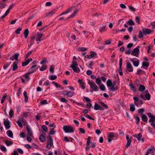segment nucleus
<instances>
[{
  "label": "nucleus",
  "instance_id": "1",
  "mask_svg": "<svg viewBox=\"0 0 155 155\" xmlns=\"http://www.w3.org/2000/svg\"><path fill=\"white\" fill-rule=\"evenodd\" d=\"M147 114L150 118L149 120V122L152 127L155 128V116L152 115L150 113H147Z\"/></svg>",
  "mask_w": 155,
  "mask_h": 155
},
{
  "label": "nucleus",
  "instance_id": "2",
  "mask_svg": "<svg viewBox=\"0 0 155 155\" xmlns=\"http://www.w3.org/2000/svg\"><path fill=\"white\" fill-rule=\"evenodd\" d=\"M88 83L90 86L91 89H92V90H90L91 93L93 92V91H97L98 90V87L93 81H89Z\"/></svg>",
  "mask_w": 155,
  "mask_h": 155
},
{
  "label": "nucleus",
  "instance_id": "3",
  "mask_svg": "<svg viewBox=\"0 0 155 155\" xmlns=\"http://www.w3.org/2000/svg\"><path fill=\"white\" fill-rule=\"evenodd\" d=\"M71 63V67L73 71L76 73H79L80 71V69L78 67V64L77 62L73 61Z\"/></svg>",
  "mask_w": 155,
  "mask_h": 155
},
{
  "label": "nucleus",
  "instance_id": "4",
  "mask_svg": "<svg viewBox=\"0 0 155 155\" xmlns=\"http://www.w3.org/2000/svg\"><path fill=\"white\" fill-rule=\"evenodd\" d=\"M48 139L46 147L49 150L51 148L52 146L53 145V140L52 137L50 135L48 136Z\"/></svg>",
  "mask_w": 155,
  "mask_h": 155
},
{
  "label": "nucleus",
  "instance_id": "5",
  "mask_svg": "<svg viewBox=\"0 0 155 155\" xmlns=\"http://www.w3.org/2000/svg\"><path fill=\"white\" fill-rule=\"evenodd\" d=\"M63 129L66 133H73L74 132L73 128L69 125L64 126Z\"/></svg>",
  "mask_w": 155,
  "mask_h": 155
},
{
  "label": "nucleus",
  "instance_id": "6",
  "mask_svg": "<svg viewBox=\"0 0 155 155\" xmlns=\"http://www.w3.org/2000/svg\"><path fill=\"white\" fill-rule=\"evenodd\" d=\"M134 137L136 138L138 140H141L142 142L143 143L144 141V139L143 137L142 138V134L141 133H140L138 134H135L133 136Z\"/></svg>",
  "mask_w": 155,
  "mask_h": 155
},
{
  "label": "nucleus",
  "instance_id": "7",
  "mask_svg": "<svg viewBox=\"0 0 155 155\" xmlns=\"http://www.w3.org/2000/svg\"><path fill=\"white\" fill-rule=\"evenodd\" d=\"M138 47H136L133 49L131 52V54L136 56L138 57V55L139 54L140 51L138 48Z\"/></svg>",
  "mask_w": 155,
  "mask_h": 155
},
{
  "label": "nucleus",
  "instance_id": "8",
  "mask_svg": "<svg viewBox=\"0 0 155 155\" xmlns=\"http://www.w3.org/2000/svg\"><path fill=\"white\" fill-rule=\"evenodd\" d=\"M38 68L37 66L36 65L32 66L29 69V71L28 72L27 74H30L35 72Z\"/></svg>",
  "mask_w": 155,
  "mask_h": 155
},
{
  "label": "nucleus",
  "instance_id": "9",
  "mask_svg": "<svg viewBox=\"0 0 155 155\" xmlns=\"http://www.w3.org/2000/svg\"><path fill=\"white\" fill-rule=\"evenodd\" d=\"M4 123L5 125L6 129H8L10 127V121L7 119L6 120L5 119H4Z\"/></svg>",
  "mask_w": 155,
  "mask_h": 155
},
{
  "label": "nucleus",
  "instance_id": "10",
  "mask_svg": "<svg viewBox=\"0 0 155 155\" xmlns=\"http://www.w3.org/2000/svg\"><path fill=\"white\" fill-rule=\"evenodd\" d=\"M122 59L121 58L119 60V74L120 75H122L123 73L122 71Z\"/></svg>",
  "mask_w": 155,
  "mask_h": 155
},
{
  "label": "nucleus",
  "instance_id": "11",
  "mask_svg": "<svg viewBox=\"0 0 155 155\" xmlns=\"http://www.w3.org/2000/svg\"><path fill=\"white\" fill-rule=\"evenodd\" d=\"M126 68L129 72H132L133 71V67L130 63H127Z\"/></svg>",
  "mask_w": 155,
  "mask_h": 155
},
{
  "label": "nucleus",
  "instance_id": "12",
  "mask_svg": "<svg viewBox=\"0 0 155 155\" xmlns=\"http://www.w3.org/2000/svg\"><path fill=\"white\" fill-rule=\"evenodd\" d=\"M114 137V134L113 132L108 133V140L107 141L109 143H110L111 140H113L112 139Z\"/></svg>",
  "mask_w": 155,
  "mask_h": 155
},
{
  "label": "nucleus",
  "instance_id": "13",
  "mask_svg": "<svg viewBox=\"0 0 155 155\" xmlns=\"http://www.w3.org/2000/svg\"><path fill=\"white\" fill-rule=\"evenodd\" d=\"M142 32L144 35H146L147 34H149L151 33L153 30H151V29H149L148 28H144L142 30Z\"/></svg>",
  "mask_w": 155,
  "mask_h": 155
},
{
  "label": "nucleus",
  "instance_id": "14",
  "mask_svg": "<svg viewBox=\"0 0 155 155\" xmlns=\"http://www.w3.org/2000/svg\"><path fill=\"white\" fill-rule=\"evenodd\" d=\"M140 97L142 99L145 100L146 99L148 100H149L150 99V95L149 94H146L145 95V98L144 96L142 94L140 95Z\"/></svg>",
  "mask_w": 155,
  "mask_h": 155
},
{
  "label": "nucleus",
  "instance_id": "15",
  "mask_svg": "<svg viewBox=\"0 0 155 155\" xmlns=\"http://www.w3.org/2000/svg\"><path fill=\"white\" fill-rule=\"evenodd\" d=\"M74 8H75L74 6H72V7H71L67 9L66 11H64V12H63L62 13H61L60 15L61 16L62 15L67 14V13L70 12L72 10H73L74 9Z\"/></svg>",
  "mask_w": 155,
  "mask_h": 155
},
{
  "label": "nucleus",
  "instance_id": "16",
  "mask_svg": "<svg viewBox=\"0 0 155 155\" xmlns=\"http://www.w3.org/2000/svg\"><path fill=\"white\" fill-rule=\"evenodd\" d=\"M91 54L89 55H87V58L88 59H90L93 57H94L97 54L95 52H92V51H91Z\"/></svg>",
  "mask_w": 155,
  "mask_h": 155
},
{
  "label": "nucleus",
  "instance_id": "17",
  "mask_svg": "<svg viewBox=\"0 0 155 155\" xmlns=\"http://www.w3.org/2000/svg\"><path fill=\"white\" fill-rule=\"evenodd\" d=\"M78 82L80 84L81 86L82 87V89H85V87L84 86V83L83 82L82 79H78Z\"/></svg>",
  "mask_w": 155,
  "mask_h": 155
},
{
  "label": "nucleus",
  "instance_id": "18",
  "mask_svg": "<svg viewBox=\"0 0 155 155\" xmlns=\"http://www.w3.org/2000/svg\"><path fill=\"white\" fill-rule=\"evenodd\" d=\"M141 118L143 121H144L146 123L147 122L148 118L146 115L144 114H142L141 116Z\"/></svg>",
  "mask_w": 155,
  "mask_h": 155
},
{
  "label": "nucleus",
  "instance_id": "19",
  "mask_svg": "<svg viewBox=\"0 0 155 155\" xmlns=\"http://www.w3.org/2000/svg\"><path fill=\"white\" fill-rule=\"evenodd\" d=\"M18 64L17 62L15 61L13 63L12 65V70L15 71L18 68Z\"/></svg>",
  "mask_w": 155,
  "mask_h": 155
},
{
  "label": "nucleus",
  "instance_id": "20",
  "mask_svg": "<svg viewBox=\"0 0 155 155\" xmlns=\"http://www.w3.org/2000/svg\"><path fill=\"white\" fill-rule=\"evenodd\" d=\"M7 134L9 137L12 138H13V134L11 130H8L7 132Z\"/></svg>",
  "mask_w": 155,
  "mask_h": 155
},
{
  "label": "nucleus",
  "instance_id": "21",
  "mask_svg": "<svg viewBox=\"0 0 155 155\" xmlns=\"http://www.w3.org/2000/svg\"><path fill=\"white\" fill-rule=\"evenodd\" d=\"M21 122L22 123L23 122V119H20V120H18L16 121V123L17 124L18 126L21 127H22L23 126Z\"/></svg>",
  "mask_w": 155,
  "mask_h": 155
},
{
  "label": "nucleus",
  "instance_id": "22",
  "mask_svg": "<svg viewBox=\"0 0 155 155\" xmlns=\"http://www.w3.org/2000/svg\"><path fill=\"white\" fill-rule=\"evenodd\" d=\"M107 87H110L113 85L111 80L110 79H108L107 81Z\"/></svg>",
  "mask_w": 155,
  "mask_h": 155
},
{
  "label": "nucleus",
  "instance_id": "23",
  "mask_svg": "<svg viewBox=\"0 0 155 155\" xmlns=\"http://www.w3.org/2000/svg\"><path fill=\"white\" fill-rule=\"evenodd\" d=\"M106 25H103L99 29V31L101 33H102L103 32H104L106 30Z\"/></svg>",
  "mask_w": 155,
  "mask_h": 155
},
{
  "label": "nucleus",
  "instance_id": "24",
  "mask_svg": "<svg viewBox=\"0 0 155 155\" xmlns=\"http://www.w3.org/2000/svg\"><path fill=\"white\" fill-rule=\"evenodd\" d=\"M5 143L8 146H10L13 144V142L12 141L10 140H5Z\"/></svg>",
  "mask_w": 155,
  "mask_h": 155
},
{
  "label": "nucleus",
  "instance_id": "25",
  "mask_svg": "<svg viewBox=\"0 0 155 155\" xmlns=\"http://www.w3.org/2000/svg\"><path fill=\"white\" fill-rule=\"evenodd\" d=\"M39 139L40 141L42 142H45V136H44L42 134H41L40 136Z\"/></svg>",
  "mask_w": 155,
  "mask_h": 155
},
{
  "label": "nucleus",
  "instance_id": "26",
  "mask_svg": "<svg viewBox=\"0 0 155 155\" xmlns=\"http://www.w3.org/2000/svg\"><path fill=\"white\" fill-rule=\"evenodd\" d=\"M129 86L130 87V90L132 91L135 92L136 91V89L135 87L132 83H130Z\"/></svg>",
  "mask_w": 155,
  "mask_h": 155
},
{
  "label": "nucleus",
  "instance_id": "27",
  "mask_svg": "<svg viewBox=\"0 0 155 155\" xmlns=\"http://www.w3.org/2000/svg\"><path fill=\"white\" fill-rule=\"evenodd\" d=\"M145 89V87L144 85L141 84L140 85L138 90L140 92H142L144 91Z\"/></svg>",
  "mask_w": 155,
  "mask_h": 155
},
{
  "label": "nucleus",
  "instance_id": "28",
  "mask_svg": "<svg viewBox=\"0 0 155 155\" xmlns=\"http://www.w3.org/2000/svg\"><path fill=\"white\" fill-rule=\"evenodd\" d=\"M23 95L25 98V103H27L28 101V98L27 95V92L25 91L23 93Z\"/></svg>",
  "mask_w": 155,
  "mask_h": 155
},
{
  "label": "nucleus",
  "instance_id": "29",
  "mask_svg": "<svg viewBox=\"0 0 155 155\" xmlns=\"http://www.w3.org/2000/svg\"><path fill=\"white\" fill-rule=\"evenodd\" d=\"M54 13L55 12L53 11H52L46 13L45 16L46 17H48L50 16H51L53 15Z\"/></svg>",
  "mask_w": 155,
  "mask_h": 155
},
{
  "label": "nucleus",
  "instance_id": "30",
  "mask_svg": "<svg viewBox=\"0 0 155 155\" xmlns=\"http://www.w3.org/2000/svg\"><path fill=\"white\" fill-rule=\"evenodd\" d=\"M29 34V31L28 28L26 29L24 31V34L25 35V38H26L28 36Z\"/></svg>",
  "mask_w": 155,
  "mask_h": 155
},
{
  "label": "nucleus",
  "instance_id": "31",
  "mask_svg": "<svg viewBox=\"0 0 155 155\" xmlns=\"http://www.w3.org/2000/svg\"><path fill=\"white\" fill-rule=\"evenodd\" d=\"M141 73H143V74H145V72L143 70H142L140 69H138L137 70V71L136 74L140 75L141 74Z\"/></svg>",
  "mask_w": 155,
  "mask_h": 155
},
{
  "label": "nucleus",
  "instance_id": "32",
  "mask_svg": "<svg viewBox=\"0 0 155 155\" xmlns=\"http://www.w3.org/2000/svg\"><path fill=\"white\" fill-rule=\"evenodd\" d=\"M149 63L148 62H143L142 63V67H147L148 68L149 66Z\"/></svg>",
  "mask_w": 155,
  "mask_h": 155
},
{
  "label": "nucleus",
  "instance_id": "33",
  "mask_svg": "<svg viewBox=\"0 0 155 155\" xmlns=\"http://www.w3.org/2000/svg\"><path fill=\"white\" fill-rule=\"evenodd\" d=\"M99 103L104 108H105L106 109H108V106L107 105L104 104V102H103L102 101H100L99 102Z\"/></svg>",
  "mask_w": 155,
  "mask_h": 155
},
{
  "label": "nucleus",
  "instance_id": "34",
  "mask_svg": "<svg viewBox=\"0 0 155 155\" xmlns=\"http://www.w3.org/2000/svg\"><path fill=\"white\" fill-rule=\"evenodd\" d=\"M139 64V60L137 59V61H134L133 64L134 66L135 67H137Z\"/></svg>",
  "mask_w": 155,
  "mask_h": 155
},
{
  "label": "nucleus",
  "instance_id": "35",
  "mask_svg": "<svg viewBox=\"0 0 155 155\" xmlns=\"http://www.w3.org/2000/svg\"><path fill=\"white\" fill-rule=\"evenodd\" d=\"M10 11V10L8 9L4 14L1 16V18H5L8 14Z\"/></svg>",
  "mask_w": 155,
  "mask_h": 155
},
{
  "label": "nucleus",
  "instance_id": "36",
  "mask_svg": "<svg viewBox=\"0 0 155 155\" xmlns=\"http://www.w3.org/2000/svg\"><path fill=\"white\" fill-rule=\"evenodd\" d=\"M130 110L132 112H133L135 110L134 105L133 104H131L130 105Z\"/></svg>",
  "mask_w": 155,
  "mask_h": 155
},
{
  "label": "nucleus",
  "instance_id": "37",
  "mask_svg": "<svg viewBox=\"0 0 155 155\" xmlns=\"http://www.w3.org/2000/svg\"><path fill=\"white\" fill-rule=\"evenodd\" d=\"M127 24L130 25H134V23L133 21L131 19H130L127 22Z\"/></svg>",
  "mask_w": 155,
  "mask_h": 155
},
{
  "label": "nucleus",
  "instance_id": "38",
  "mask_svg": "<svg viewBox=\"0 0 155 155\" xmlns=\"http://www.w3.org/2000/svg\"><path fill=\"white\" fill-rule=\"evenodd\" d=\"M96 82L98 85H100L101 83V81L100 77L96 79Z\"/></svg>",
  "mask_w": 155,
  "mask_h": 155
},
{
  "label": "nucleus",
  "instance_id": "39",
  "mask_svg": "<svg viewBox=\"0 0 155 155\" xmlns=\"http://www.w3.org/2000/svg\"><path fill=\"white\" fill-rule=\"evenodd\" d=\"M29 63V60H27L25 61L22 63V66H25L27 65Z\"/></svg>",
  "mask_w": 155,
  "mask_h": 155
},
{
  "label": "nucleus",
  "instance_id": "40",
  "mask_svg": "<svg viewBox=\"0 0 155 155\" xmlns=\"http://www.w3.org/2000/svg\"><path fill=\"white\" fill-rule=\"evenodd\" d=\"M47 68V66L46 65H43L39 69L41 71H43L46 69Z\"/></svg>",
  "mask_w": 155,
  "mask_h": 155
},
{
  "label": "nucleus",
  "instance_id": "41",
  "mask_svg": "<svg viewBox=\"0 0 155 155\" xmlns=\"http://www.w3.org/2000/svg\"><path fill=\"white\" fill-rule=\"evenodd\" d=\"M100 108V106L96 103L95 104L94 106V109L95 110H97L99 109Z\"/></svg>",
  "mask_w": 155,
  "mask_h": 155
},
{
  "label": "nucleus",
  "instance_id": "42",
  "mask_svg": "<svg viewBox=\"0 0 155 155\" xmlns=\"http://www.w3.org/2000/svg\"><path fill=\"white\" fill-rule=\"evenodd\" d=\"M27 131L30 136H32V134L31 130L28 127H27Z\"/></svg>",
  "mask_w": 155,
  "mask_h": 155
},
{
  "label": "nucleus",
  "instance_id": "43",
  "mask_svg": "<svg viewBox=\"0 0 155 155\" xmlns=\"http://www.w3.org/2000/svg\"><path fill=\"white\" fill-rule=\"evenodd\" d=\"M0 149L3 151L5 152L7 151V149L3 145H1L0 146Z\"/></svg>",
  "mask_w": 155,
  "mask_h": 155
},
{
  "label": "nucleus",
  "instance_id": "44",
  "mask_svg": "<svg viewBox=\"0 0 155 155\" xmlns=\"http://www.w3.org/2000/svg\"><path fill=\"white\" fill-rule=\"evenodd\" d=\"M113 85L111 86V87L110 89V90L111 91L113 92H114L115 91V89L114 87V86L116 84L114 82H113Z\"/></svg>",
  "mask_w": 155,
  "mask_h": 155
},
{
  "label": "nucleus",
  "instance_id": "45",
  "mask_svg": "<svg viewBox=\"0 0 155 155\" xmlns=\"http://www.w3.org/2000/svg\"><path fill=\"white\" fill-rule=\"evenodd\" d=\"M9 115L10 117H12L14 115V113L12 109H11L9 112Z\"/></svg>",
  "mask_w": 155,
  "mask_h": 155
},
{
  "label": "nucleus",
  "instance_id": "46",
  "mask_svg": "<svg viewBox=\"0 0 155 155\" xmlns=\"http://www.w3.org/2000/svg\"><path fill=\"white\" fill-rule=\"evenodd\" d=\"M42 127L43 130H44L46 133L48 132V129L45 125H43L42 126Z\"/></svg>",
  "mask_w": 155,
  "mask_h": 155
},
{
  "label": "nucleus",
  "instance_id": "47",
  "mask_svg": "<svg viewBox=\"0 0 155 155\" xmlns=\"http://www.w3.org/2000/svg\"><path fill=\"white\" fill-rule=\"evenodd\" d=\"M135 119L136 120V123L137 124H139L140 121V119L138 116H136L135 117Z\"/></svg>",
  "mask_w": 155,
  "mask_h": 155
},
{
  "label": "nucleus",
  "instance_id": "48",
  "mask_svg": "<svg viewBox=\"0 0 155 155\" xmlns=\"http://www.w3.org/2000/svg\"><path fill=\"white\" fill-rule=\"evenodd\" d=\"M144 111V110L143 108H141L138 110V112L139 114H140L142 115L143 114V112Z\"/></svg>",
  "mask_w": 155,
  "mask_h": 155
},
{
  "label": "nucleus",
  "instance_id": "49",
  "mask_svg": "<svg viewBox=\"0 0 155 155\" xmlns=\"http://www.w3.org/2000/svg\"><path fill=\"white\" fill-rule=\"evenodd\" d=\"M100 89L102 91H104L105 90V87L103 84H101L99 86Z\"/></svg>",
  "mask_w": 155,
  "mask_h": 155
},
{
  "label": "nucleus",
  "instance_id": "50",
  "mask_svg": "<svg viewBox=\"0 0 155 155\" xmlns=\"http://www.w3.org/2000/svg\"><path fill=\"white\" fill-rule=\"evenodd\" d=\"M6 6V5L5 4H4L2 2H0V8H5Z\"/></svg>",
  "mask_w": 155,
  "mask_h": 155
},
{
  "label": "nucleus",
  "instance_id": "51",
  "mask_svg": "<svg viewBox=\"0 0 155 155\" xmlns=\"http://www.w3.org/2000/svg\"><path fill=\"white\" fill-rule=\"evenodd\" d=\"M32 52V51H30L29 52H28L25 55V59H26L27 58L30 56V55L31 54Z\"/></svg>",
  "mask_w": 155,
  "mask_h": 155
},
{
  "label": "nucleus",
  "instance_id": "52",
  "mask_svg": "<svg viewBox=\"0 0 155 155\" xmlns=\"http://www.w3.org/2000/svg\"><path fill=\"white\" fill-rule=\"evenodd\" d=\"M74 93V92L68 91L67 96L69 97H71L73 95Z\"/></svg>",
  "mask_w": 155,
  "mask_h": 155
},
{
  "label": "nucleus",
  "instance_id": "53",
  "mask_svg": "<svg viewBox=\"0 0 155 155\" xmlns=\"http://www.w3.org/2000/svg\"><path fill=\"white\" fill-rule=\"evenodd\" d=\"M43 34H40L39 32L37 33V37L38 39H41Z\"/></svg>",
  "mask_w": 155,
  "mask_h": 155
},
{
  "label": "nucleus",
  "instance_id": "54",
  "mask_svg": "<svg viewBox=\"0 0 155 155\" xmlns=\"http://www.w3.org/2000/svg\"><path fill=\"white\" fill-rule=\"evenodd\" d=\"M142 31H140L139 33V38H141L143 37V34Z\"/></svg>",
  "mask_w": 155,
  "mask_h": 155
},
{
  "label": "nucleus",
  "instance_id": "55",
  "mask_svg": "<svg viewBox=\"0 0 155 155\" xmlns=\"http://www.w3.org/2000/svg\"><path fill=\"white\" fill-rule=\"evenodd\" d=\"M111 40H110V39H109L105 41L104 42L105 43L103 45H109L111 43Z\"/></svg>",
  "mask_w": 155,
  "mask_h": 155
},
{
  "label": "nucleus",
  "instance_id": "56",
  "mask_svg": "<svg viewBox=\"0 0 155 155\" xmlns=\"http://www.w3.org/2000/svg\"><path fill=\"white\" fill-rule=\"evenodd\" d=\"M131 141V139L129 140H127V144L126 145V147H129L130 146V145Z\"/></svg>",
  "mask_w": 155,
  "mask_h": 155
},
{
  "label": "nucleus",
  "instance_id": "57",
  "mask_svg": "<svg viewBox=\"0 0 155 155\" xmlns=\"http://www.w3.org/2000/svg\"><path fill=\"white\" fill-rule=\"evenodd\" d=\"M87 49L86 48L84 47L80 48H79L78 50L81 51H84L87 50Z\"/></svg>",
  "mask_w": 155,
  "mask_h": 155
},
{
  "label": "nucleus",
  "instance_id": "58",
  "mask_svg": "<svg viewBox=\"0 0 155 155\" xmlns=\"http://www.w3.org/2000/svg\"><path fill=\"white\" fill-rule=\"evenodd\" d=\"M22 28L21 27H19L16 30L15 32L17 34H19L20 33V32Z\"/></svg>",
  "mask_w": 155,
  "mask_h": 155
},
{
  "label": "nucleus",
  "instance_id": "59",
  "mask_svg": "<svg viewBox=\"0 0 155 155\" xmlns=\"http://www.w3.org/2000/svg\"><path fill=\"white\" fill-rule=\"evenodd\" d=\"M57 78V77L56 75H53L51 76L50 78H49V79L51 80H53L56 79Z\"/></svg>",
  "mask_w": 155,
  "mask_h": 155
},
{
  "label": "nucleus",
  "instance_id": "60",
  "mask_svg": "<svg viewBox=\"0 0 155 155\" xmlns=\"http://www.w3.org/2000/svg\"><path fill=\"white\" fill-rule=\"evenodd\" d=\"M50 71L52 73H53L54 72V68L53 66L52 65H51L50 66V69H49Z\"/></svg>",
  "mask_w": 155,
  "mask_h": 155
},
{
  "label": "nucleus",
  "instance_id": "61",
  "mask_svg": "<svg viewBox=\"0 0 155 155\" xmlns=\"http://www.w3.org/2000/svg\"><path fill=\"white\" fill-rule=\"evenodd\" d=\"M85 117H86L87 118H88L90 120H94V118H93L90 115H89L88 114H86L84 116Z\"/></svg>",
  "mask_w": 155,
  "mask_h": 155
},
{
  "label": "nucleus",
  "instance_id": "62",
  "mask_svg": "<svg viewBox=\"0 0 155 155\" xmlns=\"http://www.w3.org/2000/svg\"><path fill=\"white\" fill-rule=\"evenodd\" d=\"M54 130V128H52L51 129V130L49 132V133L50 134L52 135L55 133V132L53 130Z\"/></svg>",
  "mask_w": 155,
  "mask_h": 155
},
{
  "label": "nucleus",
  "instance_id": "63",
  "mask_svg": "<svg viewBox=\"0 0 155 155\" xmlns=\"http://www.w3.org/2000/svg\"><path fill=\"white\" fill-rule=\"evenodd\" d=\"M7 96V95H5L3 97L1 101V104H3L4 102V100L5 99V98Z\"/></svg>",
  "mask_w": 155,
  "mask_h": 155
},
{
  "label": "nucleus",
  "instance_id": "64",
  "mask_svg": "<svg viewBox=\"0 0 155 155\" xmlns=\"http://www.w3.org/2000/svg\"><path fill=\"white\" fill-rule=\"evenodd\" d=\"M60 100L62 102H66L68 101V100L66 99L64 97L61 98Z\"/></svg>",
  "mask_w": 155,
  "mask_h": 155
}]
</instances>
